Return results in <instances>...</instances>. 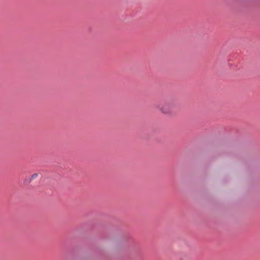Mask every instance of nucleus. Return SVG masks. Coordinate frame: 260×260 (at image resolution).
I'll list each match as a JSON object with an SVG mask.
<instances>
[{
  "label": "nucleus",
  "instance_id": "obj_1",
  "mask_svg": "<svg viewBox=\"0 0 260 260\" xmlns=\"http://www.w3.org/2000/svg\"><path fill=\"white\" fill-rule=\"evenodd\" d=\"M173 104L171 102H165L157 105L158 109L162 113L169 114L171 112Z\"/></svg>",
  "mask_w": 260,
  "mask_h": 260
},
{
  "label": "nucleus",
  "instance_id": "obj_2",
  "mask_svg": "<svg viewBox=\"0 0 260 260\" xmlns=\"http://www.w3.org/2000/svg\"><path fill=\"white\" fill-rule=\"evenodd\" d=\"M38 176V174L37 173H35L31 176V177L30 178V180H32L36 179Z\"/></svg>",
  "mask_w": 260,
  "mask_h": 260
}]
</instances>
